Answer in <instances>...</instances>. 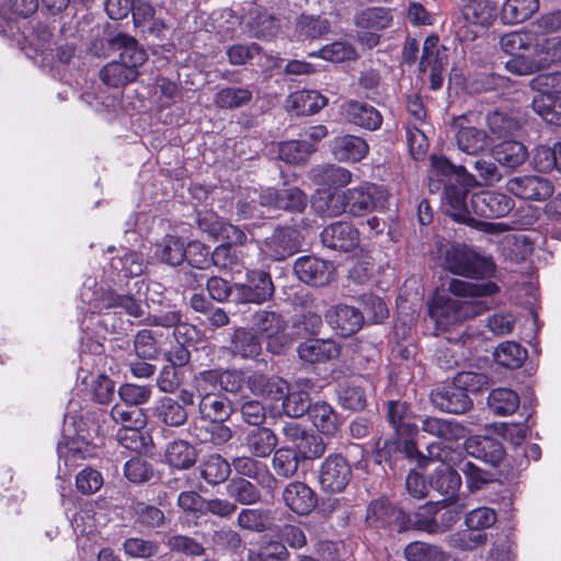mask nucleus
I'll list each match as a JSON object with an SVG mask.
<instances>
[{
    "label": "nucleus",
    "mask_w": 561,
    "mask_h": 561,
    "mask_svg": "<svg viewBox=\"0 0 561 561\" xmlns=\"http://www.w3.org/2000/svg\"><path fill=\"white\" fill-rule=\"evenodd\" d=\"M448 291L455 297L437 296L428 307L430 318L444 331L485 312L489 306L481 298L499 293V286L491 280L470 283L454 278L448 283Z\"/></svg>",
    "instance_id": "obj_1"
},
{
    "label": "nucleus",
    "mask_w": 561,
    "mask_h": 561,
    "mask_svg": "<svg viewBox=\"0 0 561 561\" xmlns=\"http://www.w3.org/2000/svg\"><path fill=\"white\" fill-rule=\"evenodd\" d=\"M389 193L382 185L363 183L341 192H322L312 199V208L325 217L347 214L362 217L375 209H383L388 204Z\"/></svg>",
    "instance_id": "obj_2"
},
{
    "label": "nucleus",
    "mask_w": 561,
    "mask_h": 561,
    "mask_svg": "<svg viewBox=\"0 0 561 561\" xmlns=\"http://www.w3.org/2000/svg\"><path fill=\"white\" fill-rule=\"evenodd\" d=\"M112 46L119 51L118 59L105 65L100 78L108 87L121 88L137 79L139 67L147 60V53L134 37L126 34L115 36Z\"/></svg>",
    "instance_id": "obj_3"
},
{
    "label": "nucleus",
    "mask_w": 561,
    "mask_h": 561,
    "mask_svg": "<svg viewBox=\"0 0 561 561\" xmlns=\"http://www.w3.org/2000/svg\"><path fill=\"white\" fill-rule=\"evenodd\" d=\"M430 461H438L431 476L430 486L440 495L454 499L461 485L459 473L455 470L459 455L443 443H431L426 447Z\"/></svg>",
    "instance_id": "obj_4"
},
{
    "label": "nucleus",
    "mask_w": 561,
    "mask_h": 561,
    "mask_svg": "<svg viewBox=\"0 0 561 561\" xmlns=\"http://www.w3.org/2000/svg\"><path fill=\"white\" fill-rule=\"evenodd\" d=\"M308 204L307 195L298 187H288L282 190L266 188L260 195L257 201L251 204L240 202L238 204V215L242 218H254L265 216L260 207L268 209H284L288 211L302 213Z\"/></svg>",
    "instance_id": "obj_5"
},
{
    "label": "nucleus",
    "mask_w": 561,
    "mask_h": 561,
    "mask_svg": "<svg viewBox=\"0 0 561 561\" xmlns=\"http://www.w3.org/2000/svg\"><path fill=\"white\" fill-rule=\"evenodd\" d=\"M530 88L537 92L531 106L549 124L561 126V72H547L534 77Z\"/></svg>",
    "instance_id": "obj_6"
},
{
    "label": "nucleus",
    "mask_w": 561,
    "mask_h": 561,
    "mask_svg": "<svg viewBox=\"0 0 561 561\" xmlns=\"http://www.w3.org/2000/svg\"><path fill=\"white\" fill-rule=\"evenodd\" d=\"M447 268L457 275L472 278L491 276L494 272V263L465 245L453 247L446 256Z\"/></svg>",
    "instance_id": "obj_7"
},
{
    "label": "nucleus",
    "mask_w": 561,
    "mask_h": 561,
    "mask_svg": "<svg viewBox=\"0 0 561 561\" xmlns=\"http://www.w3.org/2000/svg\"><path fill=\"white\" fill-rule=\"evenodd\" d=\"M351 479V465L341 454L329 455L320 466L319 483L325 492H342Z\"/></svg>",
    "instance_id": "obj_8"
},
{
    "label": "nucleus",
    "mask_w": 561,
    "mask_h": 561,
    "mask_svg": "<svg viewBox=\"0 0 561 561\" xmlns=\"http://www.w3.org/2000/svg\"><path fill=\"white\" fill-rule=\"evenodd\" d=\"M273 291L274 286L266 272L250 271L247 274V283L234 284V302L263 304L272 297Z\"/></svg>",
    "instance_id": "obj_9"
},
{
    "label": "nucleus",
    "mask_w": 561,
    "mask_h": 561,
    "mask_svg": "<svg viewBox=\"0 0 561 561\" xmlns=\"http://www.w3.org/2000/svg\"><path fill=\"white\" fill-rule=\"evenodd\" d=\"M505 188L520 199L542 202L553 193L552 183L538 175H522L510 179Z\"/></svg>",
    "instance_id": "obj_10"
},
{
    "label": "nucleus",
    "mask_w": 561,
    "mask_h": 561,
    "mask_svg": "<svg viewBox=\"0 0 561 561\" xmlns=\"http://www.w3.org/2000/svg\"><path fill=\"white\" fill-rule=\"evenodd\" d=\"M472 211L481 217L499 218L506 216L514 207V201L506 194L483 191L472 194Z\"/></svg>",
    "instance_id": "obj_11"
},
{
    "label": "nucleus",
    "mask_w": 561,
    "mask_h": 561,
    "mask_svg": "<svg viewBox=\"0 0 561 561\" xmlns=\"http://www.w3.org/2000/svg\"><path fill=\"white\" fill-rule=\"evenodd\" d=\"M467 116L455 121V140L458 149L467 154L477 156L490 147V137L482 129L467 125Z\"/></svg>",
    "instance_id": "obj_12"
},
{
    "label": "nucleus",
    "mask_w": 561,
    "mask_h": 561,
    "mask_svg": "<svg viewBox=\"0 0 561 561\" xmlns=\"http://www.w3.org/2000/svg\"><path fill=\"white\" fill-rule=\"evenodd\" d=\"M321 242L329 249L350 252L358 247L359 232L352 224L337 221L322 230Z\"/></svg>",
    "instance_id": "obj_13"
},
{
    "label": "nucleus",
    "mask_w": 561,
    "mask_h": 561,
    "mask_svg": "<svg viewBox=\"0 0 561 561\" xmlns=\"http://www.w3.org/2000/svg\"><path fill=\"white\" fill-rule=\"evenodd\" d=\"M294 270L298 278L304 283L323 286L331 282L334 266L314 256H302L295 262Z\"/></svg>",
    "instance_id": "obj_14"
},
{
    "label": "nucleus",
    "mask_w": 561,
    "mask_h": 561,
    "mask_svg": "<svg viewBox=\"0 0 561 561\" xmlns=\"http://www.w3.org/2000/svg\"><path fill=\"white\" fill-rule=\"evenodd\" d=\"M431 401L440 411L454 414L465 413L472 405L468 393L455 382L433 390Z\"/></svg>",
    "instance_id": "obj_15"
},
{
    "label": "nucleus",
    "mask_w": 561,
    "mask_h": 561,
    "mask_svg": "<svg viewBox=\"0 0 561 561\" xmlns=\"http://www.w3.org/2000/svg\"><path fill=\"white\" fill-rule=\"evenodd\" d=\"M325 320L337 334L350 336L362 328L364 313L355 307L339 305L328 310Z\"/></svg>",
    "instance_id": "obj_16"
},
{
    "label": "nucleus",
    "mask_w": 561,
    "mask_h": 561,
    "mask_svg": "<svg viewBox=\"0 0 561 561\" xmlns=\"http://www.w3.org/2000/svg\"><path fill=\"white\" fill-rule=\"evenodd\" d=\"M286 506L298 515L309 514L317 506V495L306 483L294 481L283 491Z\"/></svg>",
    "instance_id": "obj_17"
},
{
    "label": "nucleus",
    "mask_w": 561,
    "mask_h": 561,
    "mask_svg": "<svg viewBox=\"0 0 561 561\" xmlns=\"http://www.w3.org/2000/svg\"><path fill=\"white\" fill-rule=\"evenodd\" d=\"M344 113L350 123L360 128L377 130L381 127V113L368 103L351 100L345 103Z\"/></svg>",
    "instance_id": "obj_18"
},
{
    "label": "nucleus",
    "mask_w": 561,
    "mask_h": 561,
    "mask_svg": "<svg viewBox=\"0 0 561 561\" xmlns=\"http://www.w3.org/2000/svg\"><path fill=\"white\" fill-rule=\"evenodd\" d=\"M421 428L423 432L445 442H456L468 435L466 426L461 423L435 416L423 417Z\"/></svg>",
    "instance_id": "obj_19"
},
{
    "label": "nucleus",
    "mask_w": 561,
    "mask_h": 561,
    "mask_svg": "<svg viewBox=\"0 0 561 561\" xmlns=\"http://www.w3.org/2000/svg\"><path fill=\"white\" fill-rule=\"evenodd\" d=\"M293 234L294 230L289 228L275 230L274 233L266 238L261 244L260 249L262 254L273 261H280L293 255L296 251Z\"/></svg>",
    "instance_id": "obj_20"
},
{
    "label": "nucleus",
    "mask_w": 561,
    "mask_h": 561,
    "mask_svg": "<svg viewBox=\"0 0 561 561\" xmlns=\"http://www.w3.org/2000/svg\"><path fill=\"white\" fill-rule=\"evenodd\" d=\"M297 352L302 360L314 364L337 357L340 355V346L331 339H310L300 343Z\"/></svg>",
    "instance_id": "obj_21"
},
{
    "label": "nucleus",
    "mask_w": 561,
    "mask_h": 561,
    "mask_svg": "<svg viewBox=\"0 0 561 561\" xmlns=\"http://www.w3.org/2000/svg\"><path fill=\"white\" fill-rule=\"evenodd\" d=\"M368 150L365 139L354 135L339 136L332 141V153L339 161H360Z\"/></svg>",
    "instance_id": "obj_22"
},
{
    "label": "nucleus",
    "mask_w": 561,
    "mask_h": 561,
    "mask_svg": "<svg viewBox=\"0 0 561 561\" xmlns=\"http://www.w3.org/2000/svg\"><path fill=\"white\" fill-rule=\"evenodd\" d=\"M466 449L472 456L492 465L499 463L504 457L502 444L490 436L469 437L466 442Z\"/></svg>",
    "instance_id": "obj_23"
},
{
    "label": "nucleus",
    "mask_w": 561,
    "mask_h": 561,
    "mask_svg": "<svg viewBox=\"0 0 561 561\" xmlns=\"http://www.w3.org/2000/svg\"><path fill=\"white\" fill-rule=\"evenodd\" d=\"M248 387L255 396L271 400H280L287 393L288 383L280 377H267L262 374H253L248 378Z\"/></svg>",
    "instance_id": "obj_24"
},
{
    "label": "nucleus",
    "mask_w": 561,
    "mask_h": 561,
    "mask_svg": "<svg viewBox=\"0 0 561 561\" xmlns=\"http://www.w3.org/2000/svg\"><path fill=\"white\" fill-rule=\"evenodd\" d=\"M392 10L385 7H369L357 11L354 24L359 30L382 31L392 25Z\"/></svg>",
    "instance_id": "obj_25"
},
{
    "label": "nucleus",
    "mask_w": 561,
    "mask_h": 561,
    "mask_svg": "<svg viewBox=\"0 0 561 561\" xmlns=\"http://www.w3.org/2000/svg\"><path fill=\"white\" fill-rule=\"evenodd\" d=\"M301 462V454L288 446L275 449L272 457V468L276 476L283 479L297 476Z\"/></svg>",
    "instance_id": "obj_26"
},
{
    "label": "nucleus",
    "mask_w": 561,
    "mask_h": 561,
    "mask_svg": "<svg viewBox=\"0 0 561 561\" xmlns=\"http://www.w3.org/2000/svg\"><path fill=\"white\" fill-rule=\"evenodd\" d=\"M277 436L267 427L251 430L244 437V446L255 457H267L277 445Z\"/></svg>",
    "instance_id": "obj_27"
},
{
    "label": "nucleus",
    "mask_w": 561,
    "mask_h": 561,
    "mask_svg": "<svg viewBox=\"0 0 561 561\" xmlns=\"http://www.w3.org/2000/svg\"><path fill=\"white\" fill-rule=\"evenodd\" d=\"M492 156L501 165L514 169L526 161L528 151L519 141L503 140L492 148Z\"/></svg>",
    "instance_id": "obj_28"
},
{
    "label": "nucleus",
    "mask_w": 561,
    "mask_h": 561,
    "mask_svg": "<svg viewBox=\"0 0 561 561\" xmlns=\"http://www.w3.org/2000/svg\"><path fill=\"white\" fill-rule=\"evenodd\" d=\"M519 403V396L510 388L492 389L488 396V408L496 416L512 415L518 409Z\"/></svg>",
    "instance_id": "obj_29"
},
{
    "label": "nucleus",
    "mask_w": 561,
    "mask_h": 561,
    "mask_svg": "<svg viewBox=\"0 0 561 561\" xmlns=\"http://www.w3.org/2000/svg\"><path fill=\"white\" fill-rule=\"evenodd\" d=\"M387 419L398 435L410 434L416 427L413 411L405 401H389Z\"/></svg>",
    "instance_id": "obj_30"
},
{
    "label": "nucleus",
    "mask_w": 561,
    "mask_h": 561,
    "mask_svg": "<svg viewBox=\"0 0 561 561\" xmlns=\"http://www.w3.org/2000/svg\"><path fill=\"white\" fill-rule=\"evenodd\" d=\"M153 413L157 419L168 426H181L187 420L185 408L171 397H162L157 400Z\"/></svg>",
    "instance_id": "obj_31"
},
{
    "label": "nucleus",
    "mask_w": 561,
    "mask_h": 561,
    "mask_svg": "<svg viewBox=\"0 0 561 561\" xmlns=\"http://www.w3.org/2000/svg\"><path fill=\"white\" fill-rule=\"evenodd\" d=\"M309 416L317 430L327 436H334L340 430L341 422L333 408L327 402L312 404Z\"/></svg>",
    "instance_id": "obj_32"
},
{
    "label": "nucleus",
    "mask_w": 561,
    "mask_h": 561,
    "mask_svg": "<svg viewBox=\"0 0 561 561\" xmlns=\"http://www.w3.org/2000/svg\"><path fill=\"white\" fill-rule=\"evenodd\" d=\"M227 350L234 356L254 358L261 352V344L254 333L240 328L230 337Z\"/></svg>",
    "instance_id": "obj_33"
},
{
    "label": "nucleus",
    "mask_w": 561,
    "mask_h": 561,
    "mask_svg": "<svg viewBox=\"0 0 561 561\" xmlns=\"http://www.w3.org/2000/svg\"><path fill=\"white\" fill-rule=\"evenodd\" d=\"M165 461L176 469H188L197 460V451L193 445L186 440H174L170 443L164 453Z\"/></svg>",
    "instance_id": "obj_34"
},
{
    "label": "nucleus",
    "mask_w": 561,
    "mask_h": 561,
    "mask_svg": "<svg viewBox=\"0 0 561 561\" xmlns=\"http://www.w3.org/2000/svg\"><path fill=\"white\" fill-rule=\"evenodd\" d=\"M287 104L299 115H312L327 104V98L314 90H302L291 93Z\"/></svg>",
    "instance_id": "obj_35"
},
{
    "label": "nucleus",
    "mask_w": 561,
    "mask_h": 561,
    "mask_svg": "<svg viewBox=\"0 0 561 561\" xmlns=\"http://www.w3.org/2000/svg\"><path fill=\"white\" fill-rule=\"evenodd\" d=\"M198 410L203 421H225L231 413L229 401L217 393H206L202 396Z\"/></svg>",
    "instance_id": "obj_36"
},
{
    "label": "nucleus",
    "mask_w": 561,
    "mask_h": 561,
    "mask_svg": "<svg viewBox=\"0 0 561 561\" xmlns=\"http://www.w3.org/2000/svg\"><path fill=\"white\" fill-rule=\"evenodd\" d=\"M467 192L462 186L448 184L445 186L447 214L456 221L467 224L471 218L466 204Z\"/></svg>",
    "instance_id": "obj_37"
},
{
    "label": "nucleus",
    "mask_w": 561,
    "mask_h": 561,
    "mask_svg": "<svg viewBox=\"0 0 561 561\" xmlns=\"http://www.w3.org/2000/svg\"><path fill=\"white\" fill-rule=\"evenodd\" d=\"M447 49L438 45L436 36H428L423 43L420 71L426 72L432 69H444L447 65Z\"/></svg>",
    "instance_id": "obj_38"
},
{
    "label": "nucleus",
    "mask_w": 561,
    "mask_h": 561,
    "mask_svg": "<svg viewBox=\"0 0 561 561\" xmlns=\"http://www.w3.org/2000/svg\"><path fill=\"white\" fill-rule=\"evenodd\" d=\"M496 4L492 0H474L466 3L463 18L471 24L489 26L495 20Z\"/></svg>",
    "instance_id": "obj_39"
},
{
    "label": "nucleus",
    "mask_w": 561,
    "mask_h": 561,
    "mask_svg": "<svg viewBox=\"0 0 561 561\" xmlns=\"http://www.w3.org/2000/svg\"><path fill=\"white\" fill-rule=\"evenodd\" d=\"M539 8L538 0H506L501 10V18L507 24L528 20Z\"/></svg>",
    "instance_id": "obj_40"
},
{
    "label": "nucleus",
    "mask_w": 561,
    "mask_h": 561,
    "mask_svg": "<svg viewBox=\"0 0 561 561\" xmlns=\"http://www.w3.org/2000/svg\"><path fill=\"white\" fill-rule=\"evenodd\" d=\"M194 435L204 444L220 446L226 444L232 437V431L224 424V421H208L207 424L195 425Z\"/></svg>",
    "instance_id": "obj_41"
},
{
    "label": "nucleus",
    "mask_w": 561,
    "mask_h": 561,
    "mask_svg": "<svg viewBox=\"0 0 561 561\" xmlns=\"http://www.w3.org/2000/svg\"><path fill=\"white\" fill-rule=\"evenodd\" d=\"M111 266L124 277H136L146 271L147 263L140 252L127 250L122 255L113 257Z\"/></svg>",
    "instance_id": "obj_42"
},
{
    "label": "nucleus",
    "mask_w": 561,
    "mask_h": 561,
    "mask_svg": "<svg viewBox=\"0 0 561 561\" xmlns=\"http://www.w3.org/2000/svg\"><path fill=\"white\" fill-rule=\"evenodd\" d=\"M230 499L242 505H252L261 500L259 489L245 478H233L226 485Z\"/></svg>",
    "instance_id": "obj_43"
},
{
    "label": "nucleus",
    "mask_w": 561,
    "mask_h": 561,
    "mask_svg": "<svg viewBox=\"0 0 561 561\" xmlns=\"http://www.w3.org/2000/svg\"><path fill=\"white\" fill-rule=\"evenodd\" d=\"M493 355L499 365L515 369L523 365L527 352L518 343L505 341L495 348Z\"/></svg>",
    "instance_id": "obj_44"
},
{
    "label": "nucleus",
    "mask_w": 561,
    "mask_h": 561,
    "mask_svg": "<svg viewBox=\"0 0 561 561\" xmlns=\"http://www.w3.org/2000/svg\"><path fill=\"white\" fill-rule=\"evenodd\" d=\"M230 472V463L220 455H210L201 466V474L209 484H218L226 481Z\"/></svg>",
    "instance_id": "obj_45"
},
{
    "label": "nucleus",
    "mask_w": 561,
    "mask_h": 561,
    "mask_svg": "<svg viewBox=\"0 0 561 561\" xmlns=\"http://www.w3.org/2000/svg\"><path fill=\"white\" fill-rule=\"evenodd\" d=\"M313 179L320 184L334 187H344L352 182V173L334 164L319 167L312 170Z\"/></svg>",
    "instance_id": "obj_46"
},
{
    "label": "nucleus",
    "mask_w": 561,
    "mask_h": 561,
    "mask_svg": "<svg viewBox=\"0 0 561 561\" xmlns=\"http://www.w3.org/2000/svg\"><path fill=\"white\" fill-rule=\"evenodd\" d=\"M408 561H447V553L438 546L415 541L404 549Z\"/></svg>",
    "instance_id": "obj_47"
},
{
    "label": "nucleus",
    "mask_w": 561,
    "mask_h": 561,
    "mask_svg": "<svg viewBox=\"0 0 561 561\" xmlns=\"http://www.w3.org/2000/svg\"><path fill=\"white\" fill-rule=\"evenodd\" d=\"M237 523L243 529L263 533L271 529L272 517L268 511L243 508L238 515Z\"/></svg>",
    "instance_id": "obj_48"
},
{
    "label": "nucleus",
    "mask_w": 561,
    "mask_h": 561,
    "mask_svg": "<svg viewBox=\"0 0 561 561\" xmlns=\"http://www.w3.org/2000/svg\"><path fill=\"white\" fill-rule=\"evenodd\" d=\"M230 466L233 467L234 471L238 474L245 478L254 479L260 483L273 479L266 466L251 457H237L232 460V463Z\"/></svg>",
    "instance_id": "obj_49"
},
{
    "label": "nucleus",
    "mask_w": 561,
    "mask_h": 561,
    "mask_svg": "<svg viewBox=\"0 0 561 561\" xmlns=\"http://www.w3.org/2000/svg\"><path fill=\"white\" fill-rule=\"evenodd\" d=\"M207 220L208 218L199 219L201 229L208 231L215 237H221L222 239H226L230 245L231 243L243 244L245 242L247 236L240 228L231 224L219 221L217 219H215L214 222L207 225Z\"/></svg>",
    "instance_id": "obj_50"
},
{
    "label": "nucleus",
    "mask_w": 561,
    "mask_h": 561,
    "mask_svg": "<svg viewBox=\"0 0 561 561\" xmlns=\"http://www.w3.org/2000/svg\"><path fill=\"white\" fill-rule=\"evenodd\" d=\"M252 99L248 88L229 87L215 94L214 102L220 108H236L247 105Z\"/></svg>",
    "instance_id": "obj_51"
},
{
    "label": "nucleus",
    "mask_w": 561,
    "mask_h": 561,
    "mask_svg": "<svg viewBox=\"0 0 561 561\" xmlns=\"http://www.w3.org/2000/svg\"><path fill=\"white\" fill-rule=\"evenodd\" d=\"M342 407L352 411H360L366 405V394L357 380L345 381L337 392Z\"/></svg>",
    "instance_id": "obj_52"
},
{
    "label": "nucleus",
    "mask_w": 561,
    "mask_h": 561,
    "mask_svg": "<svg viewBox=\"0 0 561 561\" xmlns=\"http://www.w3.org/2000/svg\"><path fill=\"white\" fill-rule=\"evenodd\" d=\"M330 31V23L320 16L301 15L296 23V33L302 39H316Z\"/></svg>",
    "instance_id": "obj_53"
},
{
    "label": "nucleus",
    "mask_w": 561,
    "mask_h": 561,
    "mask_svg": "<svg viewBox=\"0 0 561 561\" xmlns=\"http://www.w3.org/2000/svg\"><path fill=\"white\" fill-rule=\"evenodd\" d=\"M500 46L503 51L511 56L535 50L533 35L525 32H510L504 34L500 38Z\"/></svg>",
    "instance_id": "obj_54"
},
{
    "label": "nucleus",
    "mask_w": 561,
    "mask_h": 561,
    "mask_svg": "<svg viewBox=\"0 0 561 561\" xmlns=\"http://www.w3.org/2000/svg\"><path fill=\"white\" fill-rule=\"evenodd\" d=\"M311 57H320L332 62L354 60L357 57L355 48L346 42H334L323 46L318 51L309 53Z\"/></svg>",
    "instance_id": "obj_55"
},
{
    "label": "nucleus",
    "mask_w": 561,
    "mask_h": 561,
    "mask_svg": "<svg viewBox=\"0 0 561 561\" xmlns=\"http://www.w3.org/2000/svg\"><path fill=\"white\" fill-rule=\"evenodd\" d=\"M158 255L162 262L171 266H178L186 257L184 242L178 237L167 236L159 244Z\"/></svg>",
    "instance_id": "obj_56"
},
{
    "label": "nucleus",
    "mask_w": 561,
    "mask_h": 561,
    "mask_svg": "<svg viewBox=\"0 0 561 561\" xmlns=\"http://www.w3.org/2000/svg\"><path fill=\"white\" fill-rule=\"evenodd\" d=\"M313 150L307 140H290L279 145L278 156L287 163L298 164L305 162Z\"/></svg>",
    "instance_id": "obj_57"
},
{
    "label": "nucleus",
    "mask_w": 561,
    "mask_h": 561,
    "mask_svg": "<svg viewBox=\"0 0 561 561\" xmlns=\"http://www.w3.org/2000/svg\"><path fill=\"white\" fill-rule=\"evenodd\" d=\"M486 124L494 139L512 135L519 127L518 122L514 117L499 111L488 114Z\"/></svg>",
    "instance_id": "obj_58"
},
{
    "label": "nucleus",
    "mask_w": 561,
    "mask_h": 561,
    "mask_svg": "<svg viewBox=\"0 0 561 561\" xmlns=\"http://www.w3.org/2000/svg\"><path fill=\"white\" fill-rule=\"evenodd\" d=\"M130 11L136 26L151 24L149 27L151 33H158L164 28L162 20L154 19V8L149 2L135 0Z\"/></svg>",
    "instance_id": "obj_59"
},
{
    "label": "nucleus",
    "mask_w": 561,
    "mask_h": 561,
    "mask_svg": "<svg viewBox=\"0 0 561 561\" xmlns=\"http://www.w3.org/2000/svg\"><path fill=\"white\" fill-rule=\"evenodd\" d=\"M111 416L115 423L122 424L123 427H144L146 424V417L141 409L123 402L113 405Z\"/></svg>",
    "instance_id": "obj_60"
},
{
    "label": "nucleus",
    "mask_w": 561,
    "mask_h": 561,
    "mask_svg": "<svg viewBox=\"0 0 561 561\" xmlns=\"http://www.w3.org/2000/svg\"><path fill=\"white\" fill-rule=\"evenodd\" d=\"M117 394L124 404L138 408L149 401L152 388L148 385L124 383L118 388Z\"/></svg>",
    "instance_id": "obj_61"
},
{
    "label": "nucleus",
    "mask_w": 561,
    "mask_h": 561,
    "mask_svg": "<svg viewBox=\"0 0 561 561\" xmlns=\"http://www.w3.org/2000/svg\"><path fill=\"white\" fill-rule=\"evenodd\" d=\"M284 412L293 417L298 419L306 412L310 413L312 404L310 403L309 394L305 391L288 392L283 398Z\"/></svg>",
    "instance_id": "obj_62"
},
{
    "label": "nucleus",
    "mask_w": 561,
    "mask_h": 561,
    "mask_svg": "<svg viewBox=\"0 0 561 561\" xmlns=\"http://www.w3.org/2000/svg\"><path fill=\"white\" fill-rule=\"evenodd\" d=\"M437 512V504L433 502H428L425 505L420 506L414 513V517L412 519L414 527L428 534H438L439 525L435 519Z\"/></svg>",
    "instance_id": "obj_63"
},
{
    "label": "nucleus",
    "mask_w": 561,
    "mask_h": 561,
    "mask_svg": "<svg viewBox=\"0 0 561 561\" xmlns=\"http://www.w3.org/2000/svg\"><path fill=\"white\" fill-rule=\"evenodd\" d=\"M288 551L285 545L277 541H270L260 548L259 551L249 550V561H287Z\"/></svg>",
    "instance_id": "obj_64"
}]
</instances>
